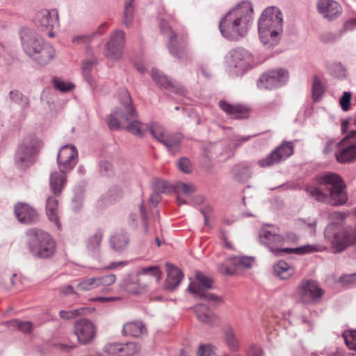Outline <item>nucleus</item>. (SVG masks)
<instances>
[{"label":"nucleus","instance_id":"obj_1","mask_svg":"<svg viewBox=\"0 0 356 356\" xmlns=\"http://www.w3.org/2000/svg\"><path fill=\"white\" fill-rule=\"evenodd\" d=\"M346 186L337 173L327 172L316 178V185L306 186L305 192L318 202H328L332 206L345 204L348 200Z\"/></svg>","mask_w":356,"mask_h":356},{"label":"nucleus","instance_id":"obj_2","mask_svg":"<svg viewBox=\"0 0 356 356\" xmlns=\"http://www.w3.org/2000/svg\"><path fill=\"white\" fill-rule=\"evenodd\" d=\"M253 19L252 3L249 1H243L221 18L220 31L228 40H240L247 35Z\"/></svg>","mask_w":356,"mask_h":356},{"label":"nucleus","instance_id":"obj_3","mask_svg":"<svg viewBox=\"0 0 356 356\" xmlns=\"http://www.w3.org/2000/svg\"><path fill=\"white\" fill-rule=\"evenodd\" d=\"M120 101L121 106L115 110L108 117V124L111 130H118L123 128L131 134L142 137L150 126L143 124L137 119V113L132 104V100L129 92L123 89L120 92Z\"/></svg>","mask_w":356,"mask_h":356},{"label":"nucleus","instance_id":"obj_4","mask_svg":"<svg viewBox=\"0 0 356 356\" xmlns=\"http://www.w3.org/2000/svg\"><path fill=\"white\" fill-rule=\"evenodd\" d=\"M19 35L22 48L33 62L45 66L54 59L56 50L54 47L40 38L34 31L22 28Z\"/></svg>","mask_w":356,"mask_h":356},{"label":"nucleus","instance_id":"obj_5","mask_svg":"<svg viewBox=\"0 0 356 356\" xmlns=\"http://www.w3.org/2000/svg\"><path fill=\"white\" fill-rule=\"evenodd\" d=\"M283 31V16L276 6L266 8L258 22L260 40L266 48H271L280 42Z\"/></svg>","mask_w":356,"mask_h":356},{"label":"nucleus","instance_id":"obj_6","mask_svg":"<svg viewBox=\"0 0 356 356\" xmlns=\"http://www.w3.org/2000/svg\"><path fill=\"white\" fill-rule=\"evenodd\" d=\"M26 237L29 252L34 257L46 259L54 254L56 243L49 233L40 229L30 228L26 232Z\"/></svg>","mask_w":356,"mask_h":356},{"label":"nucleus","instance_id":"obj_7","mask_svg":"<svg viewBox=\"0 0 356 356\" xmlns=\"http://www.w3.org/2000/svg\"><path fill=\"white\" fill-rule=\"evenodd\" d=\"M325 238L331 243L334 252H342L356 245V222L336 230V224L330 223L324 230Z\"/></svg>","mask_w":356,"mask_h":356},{"label":"nucleus","instance_id":"obj_8","mask_svg":"<svg viewBox=\"0 0 356 356\" xmlns=\"http://www.w3.org/2000/svg\"><path fill=\"white\" fill-rule=\"evenodd\" d=\"M226 63L229 72L232 76H238L254 66V59L249 51L243 47H236L227 53Z\"/></svg>","mask_w":356,"mask_h":356},{"label":"nucleus","instance_id":"obj_9","mask_svg":"<svg viewBox=\"0 0 356 356\" xmlns=\"http://www.w3.org/2000/svg\"><path fill=\"white\" fill-rule=\"evenodd\" d=\"M159 27L161 33L166 37L168 49L170 54L179 60L187 57V37L184 34L176 33L170 22L164 19H160Z\"/></svg>","mask_w":356,"mask_h":356},{"label":"nucleus","instance_id":"obj_10","mask_svg":"<svg viewBox=\"0 0 356 356\" xmlns=\"http://www.w3.org/2000/svg\"><path fill=\"white\" fill-rule=\"evenodd\" d=\"M78 156H70L66 159H57L59 172L54 171L50 175L49 185L52 193L55 195L60 194L66 184V173L70 172L76 165Z\"/></svg>","mask_w":356,"mask_h":356},{"label":"nucleus","instance_id":"obj_11","mask_svg":"<svg viewBox=\"0 0 356 356\" xmlns=\"http://www.w3.org/2000/svg\"><path fill=\"white\" fill-rule=\"evenodd\" d=\"M78 156H70L66 159H57L59 172L54 171L50 175L49 185L52 193L55 195L60 194L66 184V173L70 172L76 165Z\"/></svg>","mask_w":356,"mask_h":356},{"label":"nucleus","instance_id":"obj_12","mask_svg":"<svg viewBox=\"0 0 356 356\" xmlns=\"http://www.w3.org/2000/svg\"><path fill=\"white\" fill-rule=\"evenodd\" d=\"M149 132L160 143L163 145L170 154L179 152L183 136L180 133H168L159 123L154 122L150 125Z\"/></svg>","mask_w":356,"mask_h":356},{"label":"nucleus","instance_id":"obj_13","mask_svg":"<svg viewBox=\"0 0 356 356\" xmlns=\"http://www.w3.org/2000/svg\"><path fill=\"white\" fill-rule=\"evenodd\" d=\"M196 280L199 285L191 282L188 286L189 292L193 293L197 298L208 301L212 307L222 303V300L220 297L206 291V289L212 288L213 281L209 277L198 273L196 274Z\"/></svg>","mask_w":356,"mask_h":356},{"label":"nucleus","instance_id":"obj_14","mask_svg":"<svg viewBox=\"0 0 356 356\" xmlns=\"http://www.w3.org/2000/svg\"><path fill=\"white\" fill-rule=\"evenodd\" d=\"M37 152L36 140L32 137L26 138L18 146L15 155V163L20 169H26L34 163Z\"/></svg>","mask_w":356,"mask_h":356},{"label":"nucleus","instance_id":"obj_15","mask_svg":"<svg viewBox=\"0 0 356 356\" xmlns=\"http://www.w3.org/2000/svg\"><path fill=\"white\" fill-rule=\"evenodd\" d=\"M288 79L289 73L286 70H271L259 77L257 86L260 89L273 90L284 85Z\"/></svg>","mask_w":356,"mask_h":356},{"label":"nucleus","instance_id":"obj_16","mask_svg":"<svg viewBox=\"0 0 356 356\" xmlns=\"http://www.w3.org/2000/svg\"><path fill=\"white\" fill-rule=\"evenodd\" d=\"M125 42V33L118 30L111 34L106 44L104 56L111 61H117L122 56Z\"/></svg>","mask_w":356,"mask_h":356},{"label":"nucleus","instance_id":"obj_17","mask_svg":"<svg viewBox=\"0 0 356 356\" xmlns=\"http://www.w3.org/2000/svg\"><path fill=\"white\" fill-rule=\"evenodd\" d=\"M293 154V145L291 142H283L266 158L259 160L258 164L266 168L280 163Z\"/></svg>","mask_w":356,"mask_h":356},{"label":"nucleus","instance_id":"obj_18","mask_svg":"<svg viewBox=\"0 0 356 356\" xmlns=\"http://www.w3.org/2000/svg\"><path fill=\"white\" fill-rule=\"evenodd\" d=\"M96 332L93 323L87 318H81L74 323V333L82 345L91 343L96 336Z\"/></svg>","mask_w":356,"mask_h":356},{"label":"nucleus","instance_id":"obj_19","mask_svg":"<svg viewBox=\"0 0 356 356\" xmlns=\"http://www.w3.org/2000/svg\"><path fill=\"white\" fill-rule=\"evenodd\" d=\"M148 286L149 282L145 280L138 273L126 275L121 283L123 290L133 294L144 293L147 291Z\"/></svg>","mask_w":356,"mask_h":356},{"label":"nucleus","instance_id":"obj_20","mask_svg":"<svg viewBox=\"0 0 356 356\" xmlns=\"http://www.w3.org/2000/svg\"><path fill=\"white\" fill-rule=\"evenodd\" d=\"M34 22L42 29H53L59 25L58 12L56 9L40 10L35 14Z\"/></svg>","mask_w":356,"mask_h":356},{"label":"nucleus","instance_id":"obj_21","mask_svg":"<svg viewBox=\"0 0 356 356\" xmlns=\"http://www.w3.org/2000/svg\"><path fill=\"white\" fill-rule=\"evenodd\" d=\"M151 76L160 87L179 95H185L186 90L181 84L172 82L170 78L164 75L159 70L153 68L151 70Z\"/></svg>","mask_w":356,"mask_h":356},{"label":"nucleus","instance_id":"obj_22","mask_svg":"<svg viewBox=\"0 0 356 356\" xmlns=\"http://www.w3.org/2000/svg\"><path fill=\"white\" fill-rule=\"evenodd\" d=\"M316 6L318 12L329 21L337 19L342 12L341 6L334 0H318Z\"/></svg>","mask_w":356,"mask_h":356},{"label":"nucleus","instance_id":"obj_23","mask_svg":"<svg viewBox=\"0 0 356 356\" xmlns=\"http://www.w3.org/2000/svg\"><path fill=\"white\" fill-rule=\"evenodd\" d=\"M15 214L21 223L33 224L39 220V214L35 209L25 203L15 206Z\"/></svg>","mask_w":356,"mask_h":356},{"label":"nucleus","instance_id":"obj_24","mask_svg":"<svg viewBox=\"0 0 356 356\" xmlns=\"http://www.w3.org/2000/svg\"><path fill=\"white\" fill-rule=\"evenodd\" d=\"M298 294L302 302H310L321 298L323 294V291L315 282L308 280L300 285L298 289Z\"/></svg>","mask_w":356,"mask_h":356},{"label":"nucleus","instance_id":"obj_25","mask_svg":"<svg viewBox=\"0 0 356 356\" xmlns=\"http://www.w3.org/2000/svg\"><path fill=\"white\" fill-rule=\"evenodd\" d=\"M259 239L260 243L268 248L272 252L278 250V247H281L284 242V238L282 235L266 228L259 231Z\"/></svg>","mask_w":356,"mask_h":356},{"label":"nucleus","instance_id":"obj_26","mask_svg":"<svg viewBox=\"0 0 356 356\" xmlns=\"http://www.w3.org/2000/svg\"><path fill=\"white\" fill-rule=\"evenodd\" d=\"M343 140L337 143L338 149L335 152L336 160L340 163H350L356 161V145L342 146Z\"/></svg>","mask_w":356,"mask_h":356},{"label":"nucleus","instance_id":"obj_27","mask_svg":"<svg viewBox=\"0 0 356 356\" xmlns=\"http://www.w3.org/2000/svg\"><path fill=\"white\" fill-rule=\"evenodd\" d=\"M168 276L165 281L164 287L169 291H173L181 283L183 279L182 272L172 264H167Z\"/></svg>","mask_w":356,"mask_h":356},{"label":"nucleus","instance_id":"obj_28","mask_svg":"<svg viewBox=\"0 0 356 356\" xmlns=\"http://www.w3.org/2000/svg\"><path fill=\"white\" fill-rule=\"evenodd\" d=\"M220 108L228 115L233 118L241 119L248 116V109L239 104H232L225 100L219 102Z\"/></svg>","mask_w":356,"mask_h":356},{"label":"nucleus","instance_id":"obj_29","mask_svg":"<svg viewBox=\"0 0 356 356\" xmlns=\"http://www.w3.org/2000/svg\"><path fill=\"white\" fill-rule=\"evenodd\" d=\"M53 194L54 195L49 196L47 199L46 213L48 219L51 222H54L57 228L60 229L61 224L58 216V200L56 197L60 194L55 195L54 193Z\"/></svg>","mask_w":356,"mask_h":356},{"label":"nucleus","instance_id":"obj_30","mask_svg":"<svg viewBox=\"0 0 356 356\" xmlns=\"http://www.w3.org/2000/svg\"><path fill=\"white\" fill-rule=\"evenodd\" d=\"M129 238L127 232L121 231L112 235L109 240L111 249L115 252H122L128 245Z\"/></svg>","mask_w":356,"mask_h":356},{"label":"nucleus","instance_id":"obj_31","mask_svg":"<svg viewBox=\"0 0 356 356\" xmlns=\"http://www.w3.org/2000/svg\"><path fill=\"white\" fill-rule=\"evenodd\" d=\"M197 318L202 323L209 325L215 323L216 316L205 305L200 303L194 307Z\"/></svg>","mask_w":356,"mask_h":356},{"label":"nucleus","instance_id":"obj_32","mask_svg":"<svg viewBox=\"0 0 356 356\" xmlns=\"http://www.w3.org/2000/svg\"><path fill=\"white\" fill-rule=\"evenodd\" d=\"M122 332L124 335L138 337L147 332L145 324L140 321L127 323L124 325Z\"/></svg>","mask_w":356,"mask_h":356},{"label":"nucleus","instance_id":"obj_33","mask_svg":"<svg viewBox=\"0 0 356 356\" xmlns=\"http://www.w3.org/2000/svg\"><path fill=\"white\" fill-rule=\"evenodd\" d=\"M222 332L224 340L228 348L233 351L238 350L240 343L231 325L229 323L223 325Z\"/></svg>","mask_w":356,"mask_h":356},{"label":"nucleus","instance_id":"obj_34","mask_svg":"<svg viewBox=\"0 0 356 356\" xmlns=\"http://www.w3.org/2000/svg\"><path fill=\"white\" fill-rule=\"evenodd\" d=\"M273 272L275 275L280 280H286L295 273V268L286 261L281 260L274 265Z\"/></svg>","mask_w":356,"mask_h":356},{"label":"nucleus","instance_id":"obj_35","mask_svg":"<svg viewBox=\"0 0 356 356\" xmlns=\"http://www.w3.org/2000/svg\"><path fill=\"white\" fill-rule=\"evenodd\" d=\"M318 250V247L314 245H305L301 247L296 248H281L278 247V250L274 251L273 252L277 254L278 252H284L286 254H292L295 253L296 254H305L307 253H312L314 252H317Z\"/></svg>","mask_w":356,"mask_h":356},{"label":"nucleus","instance_id":"obj_36","mask_svg":"<svg viewBox=\"0 0 356 356\" xmlns=\"http://www.w3.org/2000/svg\"><path fill=\"white\" fill-rule=\"evenodd\" d=\"M234 178L236 181L243 183L251 177L250 168L245 164H238L232 170Z\"/></svg>","mask_w":356,"mask_h":356},{"label":"nucleus","instance_id":"obj_37","mask_svg":"<svg viewBox=\"0 0 356 356\" xmlns=\"http://www.w3.org/2000/svg\"><path fill=\"white\" fill-rule=\"evenodd\" d=\"M9 97L13 102L18 104L23 110H26L30 106L29 97L17 90H11L9 92Z\"/></svg>","mask_w":356,"mask_h":356},{"label":"nucleus","instance_id":"obj_38","mask_svg":"<svg viewBox=\"0 0 356 356\" xmlns=\"http://www.w3.org/2000/svg\"><path fill=\"white\" fill-rule=\"evenodd\" d=\"M103 238V232L101 230L97 231L90 236L86 243L87 250L90 252H97L99 250L101 242Z\"/></svg>","mask_w":356,"mask_h":356},{"label":"nucleus","instance_id":"obj_39","mask_svg":"<svg viewBox=\"0 0 356 356\" xmlns=\"http://www.w3.org/2000/svg\"><path fill=\"white\" fill-rule=\"evenodd\" d=\"M154 188L156 191L150 195L149 201L152 204L156 205L161 200L160 193L166 192L168 188V183L163 180L156 181L154 185Z\"/></svg>","mask_w":356,"mask_h":356},{"label":"nucleus","instance_id":"obj_40","mask_svg":"<svg viewBox=\"0 0 356 356\" xmlns=\"http://www.w3.org/2000/svg\"><path fill=\"white\" fill-rule=\"evenodd\" d=\"M138 274L143 277L145 280L150 282V279L148 276L154 277L156 281H159L161 279V270L157 266H152L141 268Z\"/></svg>","mask_w":356,"mask_h":356},{"label":"nucleus","instance_id":"obj_41","mask_svg":"<svg viewBox=\"0 0 356 356\" xmlns=\"http://www.w3.org/2000/svg\"><path fill=\"white\" fill-rule=\"evenodd\" d=\"M231 261L233 266L236 267V270L238 268L246 269L252 266L254 259L250 257L241 256L231 257Z\"/></svg>","mask_w":356,"mask_h":356},{"label":"nucleus","instance_id":"obj_42","mask_svg":"<svg viewBox=\"0 0 356 356\" xmlns=\"http://www.w3.org/2000/svg\"><path fill=\"white\" fill-rule=\"evenodd\" d=\"M97 284L102 292L108 291V286L113 284L116 281V276L114 274H108L104 276L97 277Z\"/></svg>","mask_w":356,"mask_h":356},{"label":"nucleus","instance_id":"obj_43","mask_svg":"<svg viewBox=\"0 0 356 356\" xmlns=\"http://www.w3.org/2000/svg\"><path fill=\"white\" fill-rule=\"evenodd\" d=\"M96 63L95 59H86L82 63L81 70L84 79L88 83L92 86V78L90 76L91 70Z\"/></svg>","mask_w":356,"mask_h":356},{"label":"nucleus","instance_id":"obj_44","mask_svg":"<svg viewBox=\"0 0 356 356\" xmlns=\"http://www.w3.org/2000/svg\"><path fill=\"white\" fill-rule=\"evenodd\" d=\"M9 327L16 328L23 332L27 333L32 330L33 324L29 321H21L17 319L5 323Z\"/></svg>","mask_w":356,"mask_h":356},{"label":"nucleus","instance_id":"obj_45","mask_svg":"<svg viewBox=\"0 0 356 356\" xmlns=\"http://www.w3.org/2000/svg\"><path fill=\"white\" fill-rule=\"evenodd\" d=\"M312 92L314 102H318L324 93V87L319 78L316 76L313 77Z\"/></svg>","mask_w":356,"mask_h":356},{"label":"nucleus","instance_id":"obj_46","mask_svg":"<svg viewBox=\"0 0 356 356\" xmlns=\"http://www.w3.org/2000/svg\"><path fill=\"white\" fill-rule=\"evenodd\" d=\"M54 87L61 92L72 91L75 86L69 81H65L60 78L54 77L52 80Z\"/></svg>","mask_w":356,"mask_h":356},{"label":"nucleus","instance_id":"obj_47","mask_svg":"<svg viewBox=\"0 0 356 356\" xmlns=\"http://www.w3.org/2000/svg\"><path fill=\"white\" fill-rule=\"evenodd\" d=\"M81 291H90L99 288L97 277L83 278L77 285Z\"/></svg>","mask_w":356,"mask_h":356},{"label":"nucleus","instance_id":"obj_48","mask_svg":"<svg viewBox=\"0 0 356 356\" xmlns=\"http://www.w3.org/2000/svg\"><path fill=\"white\" fill-rule=\"evenodd\" d=\"M218 270L220 273L225 275H232L236 273V267L233 266L231 261V257L225 260L218 266Z\"/></svg>","mask_w":356,"mask_h":356},{"label":"nucleus","instance_id":"obj_49","mask_svg":"<svg viewBox=\"0 0 356 356\" xmlns=\"http://www.w3.org/2000/svg\"><path fill=\"white\" fill-rule=\"evenodd\" d=\"M70 156H78V151L74 145H63L59 150L57 159H66Z\"/></svg>","mask_w":356,"mask_h":356},{"label":"nucleus","instance_id":"obj_50","mask_svg":"<svg viewBox=\"0 0 356 356\" xmlns=\"http://www.w3.org/2000/svg\"><path fill=\"white\" fill-rule=\"evenodd\" d=\"M122 353L124 355L132 356L139 353L140 348L135 342H129L127 343H122Z\"/></svg>","mask_w":356,"mask_h":356},{"label":"nucleus","instance_id":"obj_51","mask_svg":"<svg viewBox=\"0 0 356 356\" xmlns=\"http://www.w3.org/2000/svg\"><path fill=\"white\" fill-rule=\"evenodd\" d=\"M132 1L133 0H129V1L125 3L123 22L127 27H129L131 26L134 17Z\"/></svg>","mask_w":356,"mask_h":356},{"label":"nucleus","instance_id":"obj_52","mask_svg":"<svg viewBox=\"0 0 356 356\" xmlns=\"http://www.w3.org/2000/svg\"><path fill=\"white\" fill-rule=\"evenodd\" d=\"M176 189L177 192H180V193L187 197L191 196L196 191L195 186L193 184L181 182L177 184Z\"/></svg>","mask_w":356,"mask_h":356},{"label":"nucleus","instance_id":"obj_53","mask_svg":"<svg viewBox=\"0 0 356 356\" xmlns=\"http://www.w3.org/2000/svg\"><path fill=\"white\" fill-rule=\"evenodd\" d=\"M84 308L72 309V310H61L59 312V316L62 319L70 320L83 314Z\"/></svg>","mask_w":356,"mask_h":356},{"label":"nucleus","instance_id":"obj_54","mask_svg":"<svg viewBox=\"0 0 356 356\" xmlns=\"http://www.w3.org/2000/svg\"><path fill=\"white\" fill-rule=\"evenodd\" d=\"M96 37V33H92L90 35H81L73 37L72 42L74 44H86L88 45L92 42L93 39Z\"/></svg>","mask_w":356,"mask_h":356},{"label":"nucleus","instance_id":"obj_55","mask_svg":"<svg viewBox=\"0 0 356 356\" xmlns=\"http://www.w3.org/2000/svg\"><path fill=\"white\" fill-rule=\"evenodd\" d=\"M343 337L346 346L350 349L356 350V330L345 332Z\"/></svg>","mask_w":356,"mask_h":356},{"label":"nucleus","instance_id":"obj_56","mask_svg":"<svg viewBox=\"0 0 356 356\" xmlns=\"http://www.w3.org/2000/svg\"><path fill=\"white\" fill-rule=\"evenodd\" d=\"M331 72L334 77L339 79H344L346 76V70L340 63L332 65Z\"/></svg>","mask_w":356,"mask_h":356},{"label":"nucleus","instance_id":"obj_57","mask_svg":"<svg viewBox=\"0 0 356 356\" xmlns=\"http://www.w3.org/2000/svg\"><path fill=\"white\" fill-rule=\"evenodd\" d=\"M330 218L332 220L331 223L336 224V230H339L338 224L343 222L347 217V214L343 212L334 211L329 216Z\"/></svg>","mask_w":356,"mask_h":356},{"label":"nucleus","instance_id":"obj_58","mask_svg":"<svg viewBox=\"0 0 356 356\" xmlns=\"http://www.w3.org/2000/svg\"><path fill=\"white\" fill-rule=\"evenodd\" d=\"M99 172L103 176H110L113 174V166L111 163L101 161L99 163Z\"/></svg>","mask_w":356,"mask_h":356},{"label":"nucleus","instance_id":"obj_59","mask_svg":"<svg viewBox=\"0 0 356 356\" xmlns=\"http://www.w3.org/2000/svg\"><path fill=\"white\" fill-rule=\"evenodd\" d=\"M122 343H108L104 348V352L109 355H115L118 353H122Z\"/></svg>","mask_w":356,"mask_h":356},{"label":"nucleus","instance_id":"obj_60","mask_svg":"<svg viewBox=\"0 0 356 356\" xmlns=\"http://www.w3.org/2000/svg\"><path fill=\"white\" fill-rule=\"evenodd\" d=\"M197 355L198 356H215V353L211 345L202 344L199 347Z\"/></svg>","mask_w":356,"mask_h":356},{"label":"nucleus","instance_id":"obj_61","mask_svg":"<svg viewBox=\"0 0 356 356\" xmlns=\"http://www.w3.org/2000/svg\"><path fill=\"white\" fill-rule=\"evenodd\" d=\"M351 99V93L350 92H344L340 99L339 103L341 108L344 111H347L350 108Z\"/></svg>","mask_w":356,"mask_h":356},{"label":"nucleus","instance_id":"obj_62","mask_svg":"<svg viewBox=\"0 0 356 356\" xmlns=\"http://www.w3.org/2000/svg\"><path fill=\"white\" fill-rule=\"evenodd\" d=\"M178 168L180 170L185 173H189L191 171V163L187 158H181L177 163Z\"/></svg>","mask_w":356,"mask_h":356},{"label":"nucleus","instance_id":"obj_63","mask_svg":"<svg viewBox=\"0 0 356 356\" xmlns=\"http://www.w3.org/2000/svg\"><path fill=\"white\" fill-rule=\"evenodd\" d=\"M139 211L140 214V219L144 227L145 234H148V227H147V216L145 205L143 203H141L139 206Z\"/></svg>","mask_w":356,"mask_h":356},{"label":"nucleus","instance_id":"obj_64","mask_svg":"<svg viewBox=\"0 0 356 356\" xmlns=\"http://www.w3.org/2000/svg\"><path fill=\"white\" fill-rule=\"evenodd\" d=\"M83 203V195L82 194H76L74 195L72 200V208L74 211H79Z\"/></svg>","mask_w":356,"mask_h":356}]
</instances>
